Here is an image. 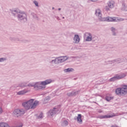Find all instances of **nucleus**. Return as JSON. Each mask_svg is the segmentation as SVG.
<instances>
[{
	"label": "nucleus",
	"instance_id": "obj_1",
	"mask_svg": "<svg viewBox=\"0 0 127 127\" xmlns=\"http://www.w3.org/2000/svg\"><path fill=\"white\" fill-rule=\"evenodd\" d=\"M11 13L13 16H17L19 21H27V15L24 11H20L18 9H13L11 11Z\"/></svg>",
	"mask_w": 127,
	"mask_h": 127
},
{
	"label": "nucleus",
	"instance_id": "obj_2",
	"mask_svg": "<svg viewBox=\"0 0 127 127\" xmlns=\"http://www.w3.org/2000/svg\"><path fill=\"white\" fill-rule=\"evenodd\" d=\"M39 102L35 101L33 99H31L27 101H25L22 103V106L26 111L28 110H33L36 108Z\"/></svg>",
	"mask_w": 127,
	"mask_h": 127
},
{
	"label": "nucleus",
	"instance_id": "obj_3",
	"mask_svg": "<svg viewBox=\"0 0 127 127\" xmlns=\"http://www.w3.org/2000/svg\"><path fill=\"white\" fill-rule=\"evenodd\" d=\"M53 82V80L52 79H47L43 81H39L35 82V90L36 91H38V90H40V91H42V90H44L46 88V85H48V84H50Z\"/></svg>",
	"mask_w": 127,
	"mask_h": 127
},
{
	"label": "nucleus",
	"instance_id": "obj_4",
	"mask_svg": "<svg viewBox=\"0 0 127 127\" xmlns=\"http://www.w3.org/2000/svg\"><path fill=\"white\" fill-rule=\"evenodd\" d=\"M116 93L118 96H125L127 94V85H123L122 87L117 88Z\"/></svg>",
	"mask_w": 127,
	"mask_h": 127
},
{
	"label": "nucleus",
	"instance_id": "obj_5",
	"mask_svg": "<svg viewBox=\"0 0 127 127\" xmlns=\"http://www.w3.org/2000/svg\"><path fill=\"white\" fill-rule=\"evenodd\" d=\"M25 114V110L23 109H17L13 111L12 115L15 118H18L21 116H23Z\"/></svg>",
	"mask_w": 127,
	"mask_h": 127
},
{
	"label": "nucleus",
	"instance_id": "obj_6",
	"mask_svg": "<svg viewBox=\"0 0 127 127\" xmlns=\"http://www.w3.org/2000/svg\"><path fill=\"white\" fill-rule=\"evenodd\" d=\"M125 77H126V74L125 73H123L119 75H116L114 77L110 78L109 81L110 82H115V81L123 79V78H125Z\"/></svg>",
	"mask_w": 127,
	"mask_h": 127
},
{
	"label": "nucleus",
	"instance_id": "obj_7",
	"mask_svg": "<svg viewBox=\"0 0 127 127\" xmlns=\"http://www.w3.org/2000/svg\"><path fill=\"white\" fill-rule=\"evenodd\" d=\"M95 15L98 17L100 21H102V20L104 18V17H102V10H101V9L98 8L96 9Z\"/></svg>",
	"mask_w": 127,
	"mask_h": 127
},
{
	"label": "nucleus",
	"instance_id": "obj_8",
	"mask_svg": "<svg viewBox=\"0 0 127 127\" xmlns=\"http://www.w3.org/2000/svg\"><path fill=\"white\" fill-rule=\"evenodd\" d=\"M107 5L105 6V8L108 11L110 10V8H114L115 7V1L113 0L109 1L107 2Z\"/></svg>",
	"mask_w": 127,
	"mask_h": 127
},
{
	"label": "nucleus",
	"instance_id": "obj_9",
	"mask_svg": "<svg viewBox=\"0 0 127 127\" xmlns=\"http://www.w3.org/2000/svg\"><path fill=\"white\" fill-rule=\"evenodd\" d=\"M69 59V57L65 56H61L57 58V60L58 61V64H60V63H63L66 60H68Z\"/></svg>",
	"mask_w": 127,
	"mask_h": 127
},
{
	"label": "nucleus",
	"instance_id": "obj_10",
	"mask_svg": "<svg viewBox=\"0 0 127 127\" xmlns=\"http://www.w3.org/2000/svg\"><path fill=\"white\" fill-rule=\"evenodd\" d=\"M59 112V110L58 108H54L53 109H51L48 112V116H51V117H52V116H54V115L58 114Z\"/></svg>",
	"mask_w": 127,
	"mask_h": 127
},
{
	"label": "nucleus",
	"instance_id": "obj_11",
	"mask_svg": "<svg viewBox=\"0 0 127 127\" xmlns=\"http://www.w3.org/2000/svg\"><path fill=\"white\" fill-rule=\"evenodd\" d=\"M116 19L117 18L115 17L108 16V17H103L102 21H108V22H110L111 21L115 22L116 21Z\"/></svg>",
	"mask_w": 127,
	"mask_h": 127
},
{
	"label": "nucleus",
	"instance_id": "obj_12",
	"mask_svg": "<svg viewBox=\"0 0 127 127\" xmlns=\"http://www.w3.org/2000/svg\"><path fill=\"white\" fill-rule=\"evenodd\" d=\"M92 34L90 33H85L83 35V37L85 39V41H92Z\"/></svg>",
	"mask_w": 127,
	"mask_h": 127
},
{
	"label": "nucleus",
	"instance_id": "obj_13",
	"mask_svg": "<svg viewBox=\"0 0 127 127\" xmlns=\"http://www.w3.org/2000/svg\"><path fill=\"white\" fill-rule=\"evenodd\" d=\"M109 64H114L115 63H122L123 62V61L121 59H117L115 60H113L112 61H109Z\"/></svg>",
	"mask_w": 127,
	"mask_h": 127
},
{
	"label": "nucleus",
	"instance_id": "obj_14",
	"mask_svg": "<svg viewBox=\"0 0 127 127\" xmlns=\"http://www.w3.org/2000/svg\"><path fill=\"white\" fill-rule=\"evenodd\" d=\"M73 42L76 44H78L80 42V37L78 35H74L73 37Z\"/></svg>",
	"mask_w": 127,
	"mask_h": 127
},
{
	"label": "nucleus",
	"instance_id": "obj_15",
	"mask_svg": "<svg viewBox=\"0 0 127 127\" xmlns=\"http://www.w3.org/2000/svg\"><path fill=\"white\" fill-rule=\"evenodd\" d=\"M79 93V91H72L71 92H69L67 93V96L68 97H73V96H76L77 94Z\"/></svg>",
	"mask_w": 127,
	"mask_h": 127
},
{
	"label": "nucleus",
	"instance_id": "obj_16",
	"mask_svg": "<svg viewBox=\"0 0 127 127\" xmlns=\"http://www.w3.org/2000/svg\"><path fill=\"white\" fill-rule=\"evenodd\" d=\"M52 59L54 60H52L51 61H50V64H52V65H53L54 64H58L57 58L52 57Z\"/></svg>",
	"mask_w": 127,
	"mask_h": 127
},
{
	"label": "nucleus",
	"instance_id": "obj_17",
	"mask_svg": "<svg viewBox=\"0 0 127 127\" xmlns=\"http://www.w3.org/2000/svg\"><path fill=\"white\" fill-rule=\"evenodd\" d=\"M9 39L10 40H11V41H16L17 42H19L21 41V40H20V39L15 37H10Z\"/></svg>",
	"mask_w": 127,
	"mask_h": 127
},
{
	"label": "nucleus",
	"instance_id": "obj_18",
	"mask_svg": "<svg viewBox=\"0 0 127 127\" xmlns=\"http://www.w3.org/2000/svg\"><path fill=\"white\" fill-rule=\"evenodd\" d=\"M111 30L112 32V35L113 36H117V33H118V31L116 28H115L114 27H112L111 28Z\"/></svg>",
	"mask_w": 127,
	"mask_h": 127
},
{
	"label": "nucleus",
	"instance_id": "obj_19",
	"mask_svg": "<svg viewBox=\"0 0 127 127\" xmlns=\"http://www.w3.org/2000/svg\"><path fill=\"white\" fill-rule=\"evenodd\" d=\"M76 120L79 124H82L83 123L82 121V115L81 114H78Z\"/></svg>",
	"mask_w": 127,
	"mask_h": 127
},
{
	"label": "nucleus",
	"instance_id": "obj_20",
	"mask_svg": "<svg viewBox=\"0 0 127 127\" xmlns=\"http://www.w3.org/2000/svg\"><path fill=\"white\" fill-rule=\"evenodd\" d=\"M24 87H33L35 89V82L30 83L27 85H24Z\"/></svg>",
	"mask_w": 127,
	"mask_h": 127
},
{
	"label": "nucleus",
	"instance_id": "obj_21",
	"mask_svg": "<svg viewBox=\"0 0 127 127\" xmlns=\"http://www.w3.org/2000/svg\"><path fill=\"white\" fill-rule=\"evenodd\" d=\"M121 9H122V10H123L124 11H127V6L126 5V3H123Z\"/></svg>",
	"mask_w": 127,
	"mask_h": 127
},
{
	"label": "nucleus",
	"instance_id": "obj_22",
	"mask_svg": "<svg viewBox=\"0 0 127 127\" xmlns=\"http://www.w3.org/2000/svg\"><path fill=\"white\" fill-rule=\"evenodd\" d=\"M26 93H27V90H23L18 92L17 95H23L24 94H26Z\"/></svg>",
	"mask_w": 127,
	"mask_h": 127
},
{
	"label": "nucleus",
	"instance_id": "obj_23",
	"mask_svg": "<svg viewBox=\"0 0 127 127\" xmlns=\"http://www.w3.org/2000/svg\"><path fill=\"white\" fill-rule=\"evenodd\" d=\"M73 71H74V69L72 68H68L64 69V73H67V72H73Z\"/></svg>",
	"mask_w": 127,
	"mask_h": 127
},
{
	"label": "nucleus",
	"instance_id": "obj_24",
	"mask_svg": "<svg viewBox=\"0 0 127 127\" xmlns=\"http://www.w3.org/2000/svg\"><path fill=\"white\" fill-rule=\"evenodd\" d=\"M36 118H37V119H38L39 120H40V119L41 120V119H43V114L42 113H41L40 114L37 115Z\"/></svg>",
	"mask_w": 127,
	"mask_h": 127
},
{
	"label": "nucleus",
	"instance_id": "obj_25",
	"mask_svg": "<svg viewBox=\"0 0 127 127\" xmlns=\"http://www.w3.org/2000/svg\"><path fill=\"white\" fill-rule=\"evenodd\" d=\"M68 121L64 120V121H63V122L62 123V125L63 127H67V126H68Z\"/></svg>",
	"mask_w": 127,
	"mask_h": 127
},
{
	"label": "nucleus",
	"instance_id": "obj_26",
	"mask_svg": "<svg viewBox=\"0 0 127 127\" xmlns=\"http://www.w3.org/2000/svg\"><path fill=\"white\" fill-rule=\"evenodd\" d=\"M113 116H102L100 117V119H110V118H113Z\"/></svg>",
	"mask_w": 127,
	"mask_h": 127
},
{
	"label": "nucleus",
	"instance_id": "obj_27",
	"mask_svg": "<svg viewBox=\"0 0 127 127\" xmlns=\"http://www.w3.org/2000/svg\"><path fill=\"white\" fill-rule=\"evenodd\" d=\"M97 40H98V37L95 36H92V38H91V41H97Z\"/></svg>",
	"mask_w": 127,
	"mask_h": 127
},
{
	"label": "nucleus",
	"instance_id": "obj_28",
	"mask_svg": "<svg viewBox=\"0 0 127 127\" xmlns=\"http://www.w3.org/2000/svg\"><path fill=\"white\" fill-rule=\"evenodd\" d=\"M33 3H34V4H35L36 7H39V4L38 3V1L34 0V1H33Z\"/></svg>",
	"mask_w": 127,
	"mask_h": 127
},
{
	"label": "nucleus",
	"instance_id": "obj_29",
	"mask_svg": "<svg viewBox=\"0 0 127 127\" xmlns=\"http://www.w3.org/2000/svg\"><path fill=\"white\" fill-rule=\"evenodd\" d=\"M105 99H106V101H107L108 102H110V101H111V100H113V99H114V97H110V96H106Z\"/></svg>",
	"mask_w": 127,
	"mask_h": 127
},
{
	"label": "nucleus",
	"instance_id": "obj_30",
	"mask_svg": "<svg viewBox=\"0 0 127 127\" xmlns=\"http://www.w3.org/2000/svg\"><path fill=\"white\" fill-rule=\"evenodd\" d=\"M6 61V59L5 58H0V62H4Z\"/></svg>",
	"mask_w": 127,
	"mask_h": 127
},
{
	"label": "nucleus",
	"instance_id": "obj_31",
	"mask_svg": "<svg viewBox=\"0 0 127 127\" xmlns=\"http://www.w3.org/2000/svg\"><path fill=\"white\" fill-rule=\"evenodd\" d=\"M21 41H20L19 42H24V43H26V42H28V41L26 40H21Z\"/></svg>",
	"mask_w": 127,
	"mask_h": 127
},
{
	"label": "nucleus",
	"instance_id": "obj_32",
	"mask_svg": "<svg viewBox=\"0 0 127 127\" xmlns=\"http://www.w3.org/2000/svg\"><path fill=\"white\" fill-rule=\"evenodd\" d=\"M48 101H49V99L48 98V97H46V98L45 99V102H46V103H47V102H48Z\"/></svg>",
	"mask_w": 127,
	"mask_h": 127
},
{
	"label": "nucleus",
	"instance_id": "obj_33",
	"mask_svg": "<svg viewBox=\"0 0 127 127\" xmlns=\"http://www.w3.org/2000/svg\"><path fill=\"white\" fill-rule=\"evenodd\" d=\"M2 113V109L0 107V114Z\"/></svg>",
	"mask_w": 127,
	"mask_h": 127
},
{
	"label": "nucleus",
	"instance_id": "obj_34",
	"mask_svg": "<svg viewBox=\"0 0 127 127\" xmlns=\"http://www.w3.org/2000/svg\"><path fill=\"white\" fill-rule=\"evenodd\" d=\"M90 0V1H92V2H95V1H97V0Z\"/></svg>",
	"mask_w": 127,
	"mask_h": 127
},
{
	"label": "nucleus",
	"instance_id": "obj_35",
	"mask_svg": "<svg viewBox=\"0 0 127 127\" xmlns=\"http://www.w3.org/2000/svg\"><path fill=\"white\" fill-rule=\"evenodd\" d=\"M119 20H120V21H123V20H124V19H123V18H120V19H119Z\"/></svg>",
	"mask_w": 127,
	"mask_h": 127
},
{
	"label": "nucleus",
	"instance_id": "obj_36",
	"mask_svg": "<svg viewBox=\"0 0 127 127\" xmlns=\"http://www.w3.org/2000/svg\"><path fill=\"white\" fill-rule=\"evenodd\" d=\"M111 127H118V126H117V125H113Z\"/></svg>",
	"mask_w": 127,
	"mask_h": 127
},
{
	"label": "nucleus",
	"instance_id": "obj_37",
	"mask_svg": "<svg viewBox=\"0 0 127 127\" xmlns=\"http://www.w3.org/2000/svg\"><path fill=\"white\" fill-rule=\"evenodd\" d=\"M58 10H61V8H59Z\"/></svg>",
	"mask_w": 127,
	"mask_h": 127
},
{
	"label": "nucleus",
	"instance_id": "obj_38",
	"mask_svg": "<svg viewBox=\"0 0 127 127\" xmlns=\"http://www.w3.org/2000/svg\"><path fill=\"white\" fill-rule=\"evenodd\" d=\"M54 8H55L54 7H52V9H54Z\"/></svg>",
	"mask_w": 127,
	"mask_h": 127
},
{
	"label": "nucleus",
	"instance_id": "obj_39",
	"mask_svg": "<svg viewBox=\"0 0 127 127\" xmlns=\"http://www.w3.org/2000/svg\"><path fill=\"white\" fill-rule=\"evenodd\" d=\"M63 18L64 19V18H65V17H63Z\"/></svg>",
	"mask_w": 127,
	"mask_h": 127
},
{
	"label": "nucleus",
	"instance_id": "obj_40",
	"mask_svg": "<svg viewBox=\"0 0 127 127\" xmlns=\"http://www.w3.org/2000/svg\"><path fill=\"white\" fill-rule=\"evenodd\" d=\"M126 73H127V71L126 72Z\"/></svg>",
	"mask_w": 127,
	"mask_h": 127
}]
</instances>
